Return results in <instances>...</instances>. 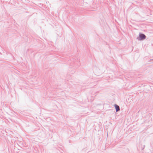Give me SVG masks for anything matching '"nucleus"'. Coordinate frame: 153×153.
<instances>
[{"instance_id": "3", "label": "nucleus", "mask_w": 153, "mask_h": 153, "mask_svg": "<svg viewBox=\"0 0 153 153\" xmlns=\"http://www.w3.org/2000/svg\"><path fill=\"white\" fill-rule=\"evenodd\" d=\"M151 60H153V59H152Z\"/></svg>"}, {"instance_id": "2", "label": "nucleus", "mask_w": 153, "mask_h": 153, "mask_svg": "<svg viewBox=\"0 0 153 153\" xmlns=\"http://www.w3.org/2000/svg\"><path fill=\"white\" fill-rule=\"evenodd\" d=\"M114 106L116 110V112H118L120 110V107L117 104H115Z\"/></svg>"}, {"instance_id": "1", "label": "nucleus", "mask_w": 153, "mask_h": 153, "mask_svg": "<svg viewBox=\"0 0 153 153\" xmlns=\"http://www.w3.org/2000/svg\"><path fill=\"white\" fill-rule=\"evenodd\" d=\"M146 36L144 34L140 33L137 39L139 40H143L146 38Z\"/></svg>"}]
</instances>
